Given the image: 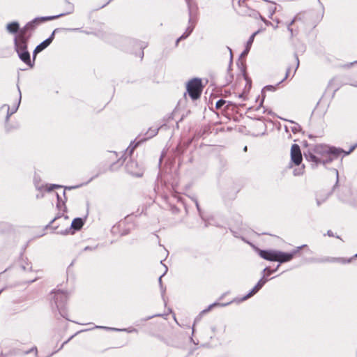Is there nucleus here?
Instances as JSON below:
<instances>
[{
    "mask_svg": "<svg viewBox=\"0 0 357 357\" xmlns=\"http://www.w3.org/2000/svg\"><path fill=\"white\" fill-rule=\"evenodd\" d=\"M267 280L261 278L257 284L253 287V289L250 291V292L244 297V299H246L251 296L254 295L255 293H257L262 287L263 285L266 282Z\"/></svg>",
    "mask_w": 357,
    "mask_h": 357,
    "instance_id": "4468645a",
    "label": "nucleus"
},
{
    "mask_svg": "<svg viewBox=\"0 0 357 357\" xmlns=\"http://www.w3.org/2000/svg\"><path fill=\"white\" fill-rule=\"evenodd\" d=\"M55 303L57 304L59 302V300L61 301H64L66 299V294L63 291H57L55 293Z\"/></svg>",
    "mask_w": 357,
    "mask_h": 357,
    "instance_id": "dca6fc26",
    "label": "nucleus"
},
{
    "mask_svg": "<svg viewBox=\"0 0 357 357\" xmlns=\"http://www.w3.org/2000/svg\"><path fill=\"white\" fill-rule=\"evenodd\" d=\"M83 225H84L83 220L80 218H77L73 220L70 227L68 226V227L66 228L65 229L59 230L58 234H63V235H66L68 234H73L74 233V231H72V229L79 230L82 227Z\"/></svg>",
    "mask_w": 357,
    "mask_h": 357,
    "instance_id": "423d86ee",
    "label": "nucleus"
},
{
    "mask_svg": "<svg viewBox=\"0 0 357 357\" xmlns=\"http://www.w3.org/2000/svg\"><path fill=\"white\" fill-rule=\"evenodd\" d=\"M303 15L297 14L287 24V29L290 33L291 37H294L298 33L299 28L303 24Z\"/></svg>",
    "mask_w": 357,
    "mask_h": 357,
    "instance_id": "39448f33",
    "label": "nucleus"
},
{
    "mask_svg": "<svg viewBox=\"0 0 357 357\" xmlns=\"http://www.w3.org/2000/svg\"><path fill=\"white\" fill-rule=\"evenodd\" d=\"M226 103V101L225 100L220 99L219 100L216 104H215V108L217 109H220Z\"/></svg>",
    "mask_w": 357,
    "mask_h": 357,
    "instance_id": "6ab92c4d",
    "label": "nucleus"
},
{
    "mask_svg": "<svg viewBox=\"0 0 357 357\" xmlns=\"http://www.w3.org/2000/svg\"><path fill=\"white\" fill-rule=\"evenodd\" d=\"M247 1L248 0H238V3L240 7L239 12L241 13V14L244 15H249V16L253 17L255 18L261 17L260 14L258 12H257L256 10H251L250 8H246L244 6V4L245 3V2Z\"/></svg>",
    "mask_w": 357,
    "mask_h": 357,
    "instance_id": "1a4fd4ad",
    "label": "nucleus"
},
{
    "mask_svg": "<svg viewBox=\"0 0 357 357\" xmlns=\"http://www.w3.org/2000/svg\"><path fill=\"white\" fill-rule=\"evenodd\" d=\"M215 305V304H213V305H209V306L208 307V308H207V309H206V310H204L203 312H208V311H209V310L213 307V305Z\"/></svg>",
    "mask_w": 357,
    "mask_h": 357,
    "instance_id": "4be33fe9",
    "label": "nucleus"
},
{
    "mask_svg": "<svg viewBox=\"0 0 357 357\" xmlns=\"http://www.w3.org/2000/svg\"><path fill=\"white\" fill-rule=\"evenodd\" d=\"M126 169L129 174L139 177L143 175V170L138 167L135 161H130L126 164Z\"/></svg>",
    "mask_w": 357,
    "mask_h": 357,
    "instance_id": "9d476101",
    "label": "nucleus"
},
{
    "mask_svg": "<svg viewBox=\"0 0 357 357\" xmlns=\"http://www.w3.org/2000/svg\"><path fill=\"white\" fill-rule=\"evenodd\" d=\"M34 28V22L28 23L24 27L20 30L15 38V45L16 51L20 59L27 64L29 66L32 67L33 63L31 62L30 59V54L27 51L26 42L31 36L29 33Z\"/></svg>",
    "mask_w": 357,
    "mask_h": 357,
    "instance_id": "f03ea898",
    "label": "nucleus"
},
{
    "mask_svg": "<svg viewBox=\"0 0 357 357\" xmlns=\"http://www.w3.org/2000/svg\"><path fill=\"white\" fill-rule=\"evenodd\" d=\"M291 68L290 67H289L287 69V71H286V74H285V77L284 78L282 79V81L285 79H287L290 75H291Z\"/></svg>",
    "mask_w": 357,
    "mask_h": 357,
    "instance_id": "412c9836",
    "label": "nucleus"
},
{
    "mask_svg": "<svg viewBox=\"0 0 357 357\" xmlns=\"http://www.w3.org/2000/svg\"><path fill=\"white\" fill-rule=\"evenodd\" d=\"M54 33L52 34V36L45 40L43 42H42L40 44L36 46V49L33 51V58L36 56V54L38 52L43 51L44 49H45L47 46L50 45V44L52 43L53 39Z\"/></svg>",
    "mask_w": 357,
    "mask_h": 357,
    "instance_id": "ddd939ff",
    "label": "nucleus"
},
{
    "mask_svg": "<svg viewBox=\"0 0 357 357\" xmlns=\"http://www.w3.org/2000/svg\"><path fill=\"white\" fill-rule=\"evenodd\" d=\"M18 29H19V24L17 22H12L7 25V30L10 33H18L20 32V31H18Z\"/></svg>",
    "mask_w": 357,
    "mask_h": 357,
    "instance_id": "2eb2a0df",
    "label": "nucleus"
},
{
    "mask_svg": "<svg viewBox=\"0 0 357 357\" xmlns=\"http://www.w3.org/2000/svg\"><path fill=\"white\" fill-rule=\"evenodd\" d=\"M186 1H187L188 2H189V1H190V0H186Z\"/></svg>",
    "mask_w": 357,
    "mask_h": 357,
    "instance_id": "a878e982",
    "label": "nucleus"
},
{
    "mask_svg": "<svg viewBox=\"0 0 357 357\" xmlns=\"http://www.w3.org/2000/svg\"><path fill=\"white\" fill-rule=\"evenodd\" d=\"M147 137L143 138V139H139V141L137 142H135V141H133L132 142L128 148V150L130 151V153L132 154V153L133 152V151L143 142H145L146 140L151 138L152 137L155 136L156 135V131L155 130H149L147 133Z\"/></svg>",
    "mask_w": 357,
    "mask_h": 357,
    "instance_id": "9b49d317",
    "label": "nucleus"
},
{
    "mask_svg": "<svg viewBox=\"0 0 357 357\" xmlns=\"http://www.w3.org/2000/svg\"><path fill=\"white\" fill-rule=\"evenodd\" d=\"M202 79L199 78H193L189 80L186 84V92L184 97L188 95L191 100H197L202 95L203 91Z\"/></svg>",
    "mask_w": 357,
    "mask_h": 357,
    "instance_id": "20e7f679",
    "label": "nucleus"
},
{
    "mask_svg": "<svg viewBox=\"0 0 357 357\" xmlns=\"http://www.w3.org/2000/svg\"><path fill=\"white\" fill-rule=\"evenodd\" d=\"M66 4L67 5L68 8H67V10L65 12L61 13L60 14H58L56 15L48 16V17H43V20H52L56 19L58 17L64 16L66 15H68V14L72 13L73 12V10H74L73 4H72L71 3H70L68 1H66Z\"/></svg>",
    "mask_w": 357,
    "mask_h": 357,
    "instance_id": "f8f14e48",
    "label": "nucleus"
},
{
    "mask_svg": "<svg viewBox=\"0 0 357 357\" xmlns=\"http://www.w3.org/2000/svg\"><path fill=\"white\" fill-rule=\"evenodd\" d=\"M264 271H267L268 274H271L272 273V271L269 270L268 268H265Z\"/></svg>",
    "mask_w": 357,
    "mask_h": 357,
    "instance_id": "b1692460",
    "label": "nucleus"
},
{
    "mask_svg": "<svg viewBox=\"0 0 357 357\" xmlns=\"http://www.w3.org/2000/svg\"><path fill=\"white\" fill-rule=\"evenodd\" d=\"M192 29H190V28H188V29L186 30V31L181 36H180L178 40H177V43L181 40V39H185L190 34V33L192 32Z\"/></svg>",
    "mask_w": 357,
    "mask_h": 357,
    "instance_id": "a211bd4d",
    "label": "nucleus"
},
{
    "mask_svg": "<svg viewBox=\"0 0 357 357\" xmlns=\"http://www.w3.org/2000/svg\"><path fill=\"white\" fill-rule=\"evenodd\" d=\"M50 224L52 228L56 230V232L58 233L59 230L65 229L68 227V218H55Z\"/></svg>",
    "mask_w": 357,
    "mask_h": 357,
    "instance_id": "6e6552de",
    "label": "nucleus"
},
{
    "mask_svg": "<svg viewBox=\"0 0 357 357\" xmlns=\"http://www.w3.org/2000/svg\"><path fill=\"white\" fill-rule=\"evenodd\" d=\"M244 151H247V146H245L244 147Z\"/></svg>",
    "mask_w": 357,
    "mask_h": 357,
    "instance_id": "393cba45",
    "label": "nucleus"
},
{
    "mask_svg": "<svg viewBox=\"0 0 357 357\" xmlns=\"http://www.w3.org/2000/svg\"><path fill=\"white\" fill-rule=\"evenodd\" d=\"M327 234H328V236H334V234H333V231H331V230H328V231H327Z\"/></svg>",
    "mask_w": 357,
    "mask_h": 357,
    "instance_id": "5701e85b",
    "label": "nucleus"
},
{
    "mask_svg": "<svg viewBox=\"0 0 357 357\" xmlns=\"http://www.w3.org/2000/svg\"><path fill=\"white\" fill-rule=\"evenodd\" d=\"M299 249L300 248H298L297 250H295L291 252H283L275 250H259V255L261 258L266 260L284 263L291 260L294 258V257L298 252Z\"/></svg>",
    "mask_w": 357,
    "mask_h": 357,
    "instance_id": "7ed1b4c3",
    "label": "nucleus"
},
{
    "mask_svg": "<svg viewBox=\"0 0 357 357\" xmlns=\"http://www.w3.org/2000/svg\"><path fill=\"white\" fill-rule=\"evenodd\" d=\"M356 146L355 144L348 151H344L342 149L331 147L325 144H316L310 147L304 153V156L307 161L317 167L319 164H326L332 162L340 157L342 153H344V155L349 154L355 149Z\"/></svg>",
    "mask_w": 357,
    "mask_h": 357,
    "instance_id": "f257e3e1",
    "label": "nucleus"
},
{
    "mask_svg": "<svg viewBox=\"0 0 357 357\" xmlns=\"http://www.w3.org/2000/svg\"><path fill=\"white\" fill-rule=\"evenodd\" d=\"M356 256L357 257V255Z\"/></svg>",
    "mask_w": 357,
    "mask_h": 357,
    "instance_id": "bb28decb",
    "label": "nucleus"
},
{
    "mask_svg": "<svg viewBox=\"0 0 357 357\" xmlns=\"http://www.w3.org/2000/svg\"><path fill=\"white\" fill-rule=\"evenodd\" d=\"M295 59H296V64H295V67H294V73H293L291 77L294 76V75L295 74V73H296V70H297V68H298V66H299L298 58L296 56Z\"/></svg>",
    "mask_w": 357,
    "mask_h": 357,
    "instance_id": "aec40b11",
    "label": "nucleus"
},
{
    "mask_svg": "<svg viewBox=\"0 0 357 357\" xmlns=\"http://www.w3.org/2000/svg\"><path fill=\"white\" fill-rule=\"evenodd\" d=\"M259 33V31L253 33L250 38L248 39V42H247V45H246V48H245V50L244 51V53H247L249 52L250 49V47L254 41V39H255V36Z\"/></svg>",
    "mask_w": 357,
    "mask_h": 357,
    "instance_id": "f3484780",
    "label": "nucleus"
},
{
    "mask_svg": "<svg viewBox=\"0 0 357 357\" xmlns=\"http://www.w3.org/2000/svg\"><path fill=\"white\" fill-rule=\"evenodd\" d=\"M291 160L295 165H299L303 160L299 145L294 144L291 147Z\"/></svg>",
    "mask_w": 357,
    "mask_h": 357,
    "instance_id": "0eeeda50",
    "label": "nucleus"
}]
</instances>
